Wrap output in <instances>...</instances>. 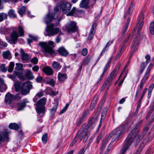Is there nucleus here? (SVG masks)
Segmentation results:
<instances>
[{"label":"nucleus","mask_w":154,"mask_h":154,"mask_svg":"<svg viewBox=\"0 0 154 154\" xmlns=\"http://www.w3.org/2000/svg\"><path fill=\"white\" fill-rule=\"evenodd\" d=\"M140 126L137 124L132 130L126 138L125 144L121 150L120 154H125L126 150L131 143H132L136 146L143 138V136L139 134V130L138 128Z\"/></svg>","instance_id":"f257e3e1"},{"label":"nucleus","mask_w":154,"mask_h":154,"mask_svg":"<svg viewBox=\"0 0 154 154\" xmlns=\"http://www.w3.org/2000/svg\"><path fill=\"white\" fill-rule=\"evenodd\" d=\"M15 91L17 92L21 90V94L26 95L29 93L30 89L32 87L30 82H26L22 84L20 82H17L14 84Z\"/></svg>","instance_id":"f03ea898"},{"label":"nucleus","mask_w":154,"mask_h":154,"mask_svg":"<svg viewBox=\"0 0 154 154\" xmlns=\"http://www.w3.org/2000/svg\"><path fill=\"white\" fill-rule=\"evenodd\" d=\"M125 129L124 125L120 126L110 133L108 138H109L113 137L112 141L113 142L116 140H118L121 139L123 136Z\"/></svg>","instance_id":"7ed1b4c3"},{"label":"nucleus","mask_w":154,"mask_h":154,"mask_svg":"<svg viewBox=\"0 0 154 154\" xmlns=\"http://www.w3.org/2000/svg\"><path fill=\"white\" fill-rule=\"evenodd\" d=\"M54 42L52 41H49L48 43L46 42H40L38 45L43 49L45 56L48 57L49 55H51L54 54L55 51L50 46H52Z\"/></svg>","instance_id":"20e7f679"},{"label":"nucleus","mask_w":154,"mask_h":154,"mask_svg":"<svg viewBox=\"0 0 154 154\" xmlns=\"http://www.w3.org/2000/svg\"><path fill=\"white\" fill-rule=\"evenodd\" d=\"M46 99L44 97L39 100L35 104L36 106L35 109L39 116L42 117L45 113V105L46 103Z\"/></svg>","instance_id":"39448f33"},{"label":"nucleus","mask_w":154,"mask_h":154,"mask_svg":"<svg viewBox=\"0 0 154 154\" xmlns=\"http://www.w3.org/2000/svg\"><path fill=\"white\" fill-rule=\"evenodd\" d=\"M60 13V11L58 7H56L54 8V12L52 14L48 13L45 17L44 20L45 23L48 25L52 21L53 19H57Z\"/></svg>","instance_id":"423d86ee"},{"label":"nucleus","mask_w":154,"mask_h":154,"mask_svg":"<svg viewBox=\"0 0 154 154\" xmlns=\"http://www.w3.org/2000/svg\"><path fill=\"white\" fill-rule=\"evenodd\" d=\"M18 32V33L16 31H13L10 35L11 40H9V41H11L13 44H15L19 36L22 37L24 35V30L22 26H19Z\"/></svg>","instance_id":"0eeeda50"},{"label":"nucleus","mask_w":154,"mask_h":154,"mask_svg":"<svg viewBox=\"0 0 154 154\" xmlns=\"http://www.w3.org/2000/svg\"><path fill=\"white\" fill-rule=\"evenodd\" d=\"M54 24H52L47 25L45 28L46 33H45V36H53L57 34L60 31L58 28H54Z\"/></svg>","instance_id":"6e6552de"},{"label":"nucleus","mask_w":154,"mask_h":154,"mask_svg":"<svg viewBox=\"0 0 154 154\" xmlns=\"http://www.w3.org/2000/svg\"><path fill=\"white\" fill-rule=\"evenodd\" d=\"M60 8L62 9L63 13L68 14L70 12L72 5L71 4L66 2L61 1L59 3Z\"/></svg>","instance_id":"1a4fd4ad"},{"label":"nucleus","mask_w":154,"mask_h":154,"mask_svg":"<svg viewBox=\"0 0 154 154\" xmlns=\"http://www.w3.org/2000/svg\"><path fill=\"white\" fill-rule=\"evenodd\" d=\"M144 16L142 13H141L139 15L138 18L137 23L136 24V27L134 28V29L137 30L138 34L140 32V30L142 29L143 25V20Z\"/></svg>","instance_id":"9d476101"},{"label":"nucleus","mask_w":154,"mask_h":154,"mask_svg":"<svg viewBox=\"0 0 154 154\" xmlns=\"http://www.w3.org/2000/svg\"><path fill=\"white\" fill-rule=\"evenodd\" d=\"M67 32L69 33H74L77 30L78 27L75 22H71L68 23L66 26Z\"/></svg>","instance_id":"9b49d317"},{"label":"nucleus","mask_w":154,"mask_h":154,"mask_svg":"<svg viewBox=\"0 0 154 154\" xmlns=\"http://www.w3.org/2000/svg\"><path fill=\"white\" fill-rule=\"evenodd\" d=\"M140 43V42L138 40L137 37H136L134 38L133 41L131 46V48H134V49L131 52V55L130 57V58H131L132 57V55L134 54L137 50V49Z\"/></svg>","instance_id":"f8f14e48"},{"label":"nucleus","mask_w":154,"mask_h":154,"mask_svg":"<svg viewBox=\"0 0 154 154\" xmlns=\"http://www.w3.org/2000/svg\"><path fill=\"white\" fill-rule=\"evenodd\" d=\"M84 12L83 10L79 9L75 7H74L70 11V12H69L68 14H67V16H76L78 15L83 14L84 13Z\"/></svg>","instance_id":"ddd939ff"},{"label":"nucleus","mask_w":154,"mask_h":154,"mask_svg":"<svg viewBox=\"0 0 154 154\" xmlns=\"http://www.w3.org/2000/svg\"><path fill=\"white\" fill-rule=\"evenodd\" d=\"M153 66V65L152 63H150L149 64L145 73L143 77L141 80L140 82L144 84L145 83L148 78V77L150 74L151 69Z\"/></svg>","instance_id":"4468645a"},{"label":"nucleus","mask_w":154,"mask_h":154,"mask_svg":"<svg viewBox=\"0 0 154 154\" xmlns=\"http://www.w3.org/2000/svg\"><path fill=\"white\" fill-rule=\"evenodd\" d=\"M97 27V24L96 23H93L91 30L89 33L88 37V39L91 40L93 38L94 35L95 34L96 29Z\"/></svg>","instance_id":"2eb2a0df"},{"label":"nucleus","mask_w":154,"mask_h":154,"mask_svg":"<svg viewBox=\"0 0 154 154\" xmlns=\"http://www.w3.org/2000/svg\"><path fill=\"white\" fill-rule=\"evenodd\" d=\"M144 84L140 82L137 86L136 93L134 96L135 100H136L138 98L139 96L143 90Z\"/></svg>","instance_id":"dca6fc26"},{"label":"nucleus","mask_w":154,"mask_h":154,"mask_svg":"<svg viewBox=\"0 0 154 154\" xmlns=\"http://www.w3.org/2000/svg\"><path fill=\"white\" fill-rule=\"evenodd\" d=\"M152 113L151 117L149 119L150 122L151 123L154 121V105L148 113L146 117V119H148L150 116L151 114Z\"/></svg>","instance_id":"f3484780"},{"label":"nucleus","mask_w":154,"mask_h":154,"mask_svg":"<svg viewBox=\"0 0 154 154\" xmlns=\"http://www.w3.org/2000/svg\"><path fill=\"white\" fill-rule=\"evenodd\" d=\"M20 51L22 60L25 62L28 60L29 59L28 54L25 53L22 49H20Z\"/></svg>","instance_id":"a211bd4d"},{"label":"nucleus","mask_w":154,"mask_h":154,"mask_svg":"<svg viewBox=\"0 0 154 154\" xmlns=\"http://www.w3.org/2000/svg\"><path fill=\"white\" fill-rule=\"evenodd\" d=\"M120 66V63L118 64L117 66L115 67L114 69L110 73L109 76L111 77L113 79H114L116 76Z\"/></svg>","instance_id":"6ab92c4d"},{"label":"nucleus","mask_w":154,"mask_h":154,"mask_svg":"<svg viewBox=\"0 0 154 154\" xmlns=\"http://www.w3.org/2000/svg\"><path fill=\"white\" fill-rule=\"evenodd\" d=\"M109 63H108L105 66L103 72L102 73L100 76V78L98 79L97 83V85H98L100 83V82L102 80L103 77L105 73H106V71L107 70V68L109 67Z\"/></svg>","instance_id":"aec40b11"},{"label":"nucleus","mask_w":154,"mask_h":154,"mask_svg":"<svg viewBox=\"0 0 154 154\" xmlns=\"http://www.w3.org/2000/svg\"><path fill=\"white\" fill-rule=\"evenodd\" d=\"M127 67L128 66L127 65L125 66L124 67L123 70L122 71L121 75L119 76V77H120L122 75H123V74H124V77L123 79L122 80H121L120 81L119 83V86L121 85L122 84V83L123 82L124 79L126 78L127 76L128 72V70L127 69Z\"/></svg>","instance_id":"412c9836"},{"label":"nucleus","mask_w":154,"mask_h":154,"mask_svg":"<svg viewBox=\"0 0 154 154\" xmlns=\"http://www.w3.org/2000/svg\"><path fill=\"white\" fill-rule=\"evenodd\" d=\"M5 101L6 103L10 104L14 100L13 95L10 93H8L5 95Z\"/></svg>","instance_id":"4be33fe9"},{"label":"nucleus","mask_w":154,"mask_h":154,"mask_svg":"<svg viewBox=\"0 0 154 154\" xmlns=\"http://www.w3.org/2000/svg\"><path fill=\"white\" fill-rule=\"evenodd\" d=\"M60 55L64 57H66L69 54L68 52L63 47L60 48L58 50Z\"/></svg>","instance_id":"5701e85b"},{"label":"nucleus","mask_w":154,"mask_h":154,"mask_svg":"<svg viewBox=\"0 0 154 154\" xmlns=\"http://www.w3.org/2000/svg\"><path fill=\"white\" fill-rule=\"evenodd\" d=\"M43 70V72L47 75H51L53 73V69L49 66L44 67Z\"/></svg>","instance_id":"b1692460"},{"label":"nucleus","mask_w":154,"mask_h":154,"mask_svg":"<svg viewBox=\"0 0 154 154\" xmlns=\"http://www.w3.org/2000/svg\"><path fill=\"white\" fill-rule=\"evenodd\" d=\"M96 0H87V11L91 12V9L95 3Z\"/></svg>","instance_id":"393cba45"},{"label":"nucleus","mask_w":154,"mask_h":154,"mask_svg":"<svg viewBox=\"0 0 154 154\" xmlns=\"http://www.w3.org/2000/svg\"><path fill=\"white\" fill-rule=\"evenodd\" d=\"M9 133L8 131H6L4 133V135L0 134V144L3 141L8 139V135Z\"/></svg>","instance_id":"a878e982"},{"label":"nucleus","mask_w":154,"mask_h":154,"mask_svg":"<svg viewBox=\"0 0 154 154\" xmlns=\"http://www.w3.org/2000/svg\"><path fill=\"white\" fill-rule=\"evenodd\" d=\"M57 77L58 80L61 82L64 81L67 78L66 74L62 73L60 72L58 73Z\"/></svg>","instance_id":"bb28decb"},{"label":"nucleus","mask_w":154,"mask_h":154,"mask_svg":"<svg viewBox=\"0 0 154 154\" xmlns=\"http://www.w3.org/2000/svg\"><path fill=\"white\" fill-rule=\"evenodd\" d=\"M52 67L54 70L57 71L61 69V66L59 63L54 61L52 64Z\"/></svg>","instance_id":"cd10ccee"},{"label":"nucleus","mask_w":154,"mask_h":154,"mask_svg":"<svg viewBox=\"0 0 154 154\" xmlns=\"http://www.w3.org/2000/svg\"><path fill=\"white\" fill-rule=\"evenodd\" d=\"M84 127V131L82 133L81 136L80 137V141L82 140L83 138H85L87 136V125H84L82 128H81L80 130L82 131L83 128Z\"/></svg>","instance_id":"c85d7f7f"},{"label":"nucleus","mask_w":154,"mask_h":154,"mask_svg":"<svg viewBox=\"0 0 154 154\" xmlns=\"http://www.w3.org/2000/svg\"><path fill=\"white\" fill-rule=\"evenodd\" d=\"M87 115V112L85 111L82 114V117L77 122V125H79L80 124L83 122L84 120L85 117Z\"/></svg>","instance_id":"c756f323"},{"label":"nucleus","mask_w":154,"mask_h":154,"mask_svg":"<svg viewBox=\"0 0 154 154\" xmlns=\"http://www.w3.org/2000/svg\"><path fill=\"white\" fill-rule=\"evenodd\" d=\"M6 85L4 83L3 80L0 78V91L3 92L6 89Z\"/></svg>","instance_id":"7c9ffc66"},{"label":"nucleus","mask_w":154,"mask_h":154,"mask_svg":"<svg viewBox=\"0 0 154 154\" xmlns=\"http://www.w3.org/2000/svg\"><path fill=\"white\" fill-rule=\"evenodd\" d=\"M147 64L146 63H145L144 62H142L140 66L139 72L140 74H141L143 72L144 70L145 69Z\"/></svg>","instance_id":"2f4dec72"},{"label":"nucleus","mask_w":154,"mask_h":154,"mask_svg":"<svg viewBox=\"0 0 154 154\" xmlns=\"http://www.w3.org/2000/svg\"><path fill=\"white\" fill-rule=\"evenodd\" d=\"M26 104L25 103H18L17 104V106L18 107L17 110L18 111L22 110L26 106Z\"/></svg>","instance_id":"473e14b6"},{"label":"nucleus","mask_w":154,"mask_h":154,"mask_svg":"<svg viewBox=\"0 0 154 154\" xmlns=\"http://www.w3.org/2000/svg\"><path fill=\"white\" fill-rule=\"evenodd\" d=\"M2 54L3 57L5 59L10 60L11 58V54L9 51L3 52Z\"/></svg>","instance_id":"72a5a7b5"},{"label":"nucleus","mask_w":154,"mask_h":154,"mask_svg":"<svg viewBox=\"0 0 154 154\" xmlns=\"http://www.w3.org/2000/svg\"><path fill=\"white\" fill-rule=\"evenodd\" d=\"M25 76L29 79H32L34 78L32 73L31 71L29 70H28L27 71L25 74Z\"/></svg>","instance_id":"f704fd0d"},{"label":"nucleus","mask_w":154,"mask_h":154,"mask_svg":"<svg viewBox=\"0 0 154 154\" xmlns=\"http://www.w3.org/2000/svg\"><path fill=\"white\" fill-rule=\"evenodd\" d=\"M44 92L42 91H41L37 93L35 97L33 99V101L34 102H36L38 98L42 97L43 95Z\"/></svg>","instance_id":"c9c22d12"},{"label":"nucleus","mask_w":154,"mask_h":154,"mask_svg":"<svg viewBox=\"0 0 154 154\" xmlns=\"http://www.w3.org/2000/svg\"><path fill=\"white\" fill-rule=\"evenodd\" d=\"M9 127L11 129L15 130H18L19 127L18 125L16 123H11L9 125Z\"/></svg>","instance_id":"e433bc0d"},{"label":"nucleus","mask_w":154,"mask_h":154,"mask_svg":"<svg viewBox=\"0 0 154 154\" xmlns=\"http://www.w3.org/2000/svg\"><path fill=\"white\" fill-rule=\"evenodd\" d=\"M144 145L145 144L144 143L142 142L140 144L139 147L137 150L136 152L134 153L133 154H140Z\"/></svg>","instance_id":"4c0bfd02"},{"label":"nucleus","mask_w":154,"mask_h":154,"mask_svg":"<svg viewBox=\"0 0 154 154\" xmlns=\"http://www.w3.org/2000/svg\"><path fill=\"white\" fill-rule=\"evenodd\" d=\"M8 14L10 18L17 17V16L15 13V12L13 9H11L9 11Z\"/></svg>","instance_id":"58836bf2"},{"label":"nucleus","mask_w":154,"mask_h":154,"mask_svg":"<svg viewBox=\"0 0 154 154\" xmlns=\"http://www.w3.org/2000/svg\"><path fill=\"white\" fill-rule=\"evenodd\" d=\"M79 6L81 8H87V0H82Z\"/></svg>","instance_id":"ea45409f"},{"label":"nucleus","mask_w":154,"mask_h":154,"mask_svg":"<svg viewBox=\"0 0 154 154\" xmlns=\"http://www.w3.org/2000/svg\"><path fill=\"white\" fill-rule=\"evenodd\" d=\"M93 119V117H92L89 119H88V125H89L88 128H87V129L89 128H90L91 129H92L94 127V124L91 123L92 122V121Z\"/></svg>","instance_id":"a19ab883"},{"label":"nucleus","mask_w":154,"mask_h":154,"mask_svg":"<svg viewBox=\"0 0 154 154\" xmlns=\"http://www.w3.org/2000/svg\"><path fill=\"white\" fill-rule=\"evenodd\" d=\"M26 11V7L25 6H22L19 9L18 12L20 15H22L24 14Z\"/></svg>","instance_id":"79ce46f5"},{"label":"nucleus","mask_w":154,"mask_h":154,"mask_svg":"<svg viewBox=\"0 0 154 154\" xmlns=\"http://www.w3.org/2000/svg\"><path fill=\"white\" fill-rule=\"evenodd\" d=\"M7 15L5 13H0V22L4 20L7 19Z\"/></svg>","instance_id":"37998d69"},{"label":"nucleus","mask_w":154,"mask_h":154,"mask_svg":"<svg viewBox=\"0 0 154 154\" xmlns=\"http://www.w3.org/2000/svg\"><path fill=\"white\" fill-rule=\"evenodd\" d=\"M16 75L17 76L18 78L20 80L24 81L26 79L25 77L23 75L22 73H17Z\"/></svg>","instance_id":"c03bdc74"},{"label":"nucleus","mask_w":154,"mask_h":154,"mask_svg":"<svg viewBox=\"0 0 154 154\" xmlns=\"http://www.w3.org/2000/svg\"><path fill=\"white\" fill-rule=\"evenodd\" d=\"M10 32V29H0V32L2 34H7L9 33Z\"/></svg>","instance_id":"a18cd8bd"},{"label":"nucleus","mask_w":154,"mask_h":154,"mask_svg":"<svg viewBox=\"0 0 154 154\" xmlns=\"http://www.w3.org/2000/svg\"><path fill=\"white\" fill-rule=\"evenodd\" d=\"M14 66V63L13 62H11L9 65V67L8 71L10 72H11L13 71Z\"/></svg>","instance_id":"49530a36"},{"label":"nucleus","mask_w":154,"mask_h":154,"mask_svg":"<svg viewBox=\"0 0 154 154\" xmlns=\"http://www.w3.org/2000/svg\"><path fill=\"white\" fill-rule=\"evenodd\" d=\"M48 138V134L47 133H45L43 135L42 137V140L44 143H46Z\"/></svg>","instance_id":"de8ad7c7"},{"label":"nucleus","mask_w":154,"mask_h":154,"mask_svg":"<svg viewBox=\"0 0 154 154\" xmlns=\"http://www.w3.org/2000/svg\"><path fill=\"white\" fill-rule=\"evenodd\" d=\"M13 96L14 100H19L21 99L20 94L19 93L14 95H13Z\"/></svg>","instance_id":"09e8293b"},{"label":"nucleus","mask_w":154,"mask_h":154,"mask_svg":"<svg viewBox=\"0 0 154 154\" xmlns=\"http://www.w3.org/2000/svg\"><path fill=\"white\" fill-rule=\"evenodd\" d=\"M16 66L15 69L16 70H20L23 68V66L21 64L17 63L16 64Z\"/></svg>","instance_id":"8fccbe9b"},{"label":"nucleus","mask_w":154,"mask_h":154,"mask_svg":"<svg viewBox=\"0 0 154 154\" xmlns=\"http://www.w3.org/2000/svg\"><path fill=\"white\" fill-rule=\"evenodd\" d=\"M47 83L53 87L55 85V82L53 79H51L48 81Z\"/></svg>","instance_id":"3c124183"},{"label":"nucleus","mask_w":154,"mask_h":154,"mask_svg":"<svg viewBox=\"0 0 154 154\" xmlns=\"http://www.w3.org/2000/svg\"><path fill=\"white\" fill-rule=\"evenodd\" d=\"M58 106V104L54 106L51 109L50 111L52 114L54 113L56 111Z\"/></svg>","instance_id":"603ef678"},{"label":"nucleus","mask_w":154,"mask_h":154,"mask_svg":"<svg viewBox=\"0 0 154 154\" xmlns=\"http://www.w3.org/2000/svg\"><path fill=\"white\" fill-rule=\"evenodd\" d=\"M0 68L3 72H5L7 71V68L4 64H1L0 66Z\"/></svg>","instance_id":"864d4df0"},{"label":"nucleus","mask_w":154,"mask_h":154,"mask_svg":"<svg viewBox=\"0 0 154 154\" xmlns=\"http://www.w3.org/2000/svg\"><path fill=\"white\" fill-rule=\"evenodd\" d=\"M38 60L36 57L33 58L31 60V62L35 64H36L38 62Z\"/></svg>","instance_id":"5fc2aeb1"},{"label":"nucleus","mask_w":154,"mask_h":154,"mask_svg":"<svg viewBox=\"0 0 154 154\" xmlns=\"http://www.w3.org/2000/svg\"><path fill=\"white\" fill-rule=\"evenodd\" d=\"M147 90V88H145L143 90L142 92V94H141V96L140 98V99H143V97L145 94Z\"/></svg>","instance_id":"6e6d98bb"},{"label":"nucleus","mask_w":154,"mask_h":154,"mask_svg":"<svg viewBox=\"0 0 154 154\" xmlns=\"http://www.w3.org/2000/svg\"><path fill=\"white\" fill-rule=\"evenodd\" d=\"M68 106L69 104H66L64 107L61 111L60 112V113L61 114L65 112L67 110L68 107Z\"/></svg>","instance_id":"4d7b16f0"},{"label":"nucleus","mask_w":154,"mask_h":154,"mask_svg":"<svg viewBox=\"0 0 154 154\" xmlns=\"http://www.w3.org/2000/svg\"><path fill=\"white\" fill-rule=\"evenodd\" d=\"M29 37L33 40L35 41H37L38 39V37L36 36H33L31 35H29Z\"/></svg>","instance_id":"13d9d810"},{"label":"nucleus","mask_w":154,"mask_h":154,"mask_svg":"<svg viewBox=\"0 0 154 154\" xmlns=\"http://www.w3.org/2000/svg\"><path fill=\"white\" fill-rule=\"evenodd\" d=\"M145 58L146 59V61L145 62V63H146L147 64L150 61V56L149 54H147L145 57Z\"/></svg>","instance_id":"bf43d9fd"},{"label":"nucleus","mask_w":154,"mask_h":154,"mask_svg":"<svg viewBox=\"0 0 154 154\" xmlns=\"http://www.w3.org/2000/svg\"><path fill=\"white\" fill-rule=\"evenodd\" d=\"M150 128L149 124H147L145 125L143 128V131L145 132H147Z\"/></svg>","instance_id":"052dcab7"},{"label":"nucleus","mask_w":154,"mask_h":154,"mask_svg":"<svg viewBox=\"0 0 154 154\" xmlns=\"http://www.w3.org/2000/svg\"><path fill=\"white\" fill-rule=\"evenodd\" d=\"M81 54L83 56H85L87 54V49L84 48L81 51Z\"/></svg>","instance_id":"680f3d73"},{"label":"nucleus","mask_w":154,"mask_h":154,"mask_svg":"<svg viewBox=\"0 0 154 154\" xmlns=\"http://www.w3.org/2000/svg\"><path fill=\"white\" fill-rule=\"evenodd\" d=\"M125 45H125V44L123 43V45L121 47V49H120L119 51L118 54V56H119L120 54L122 52L124 48Z\"/></svg>","instance_id":"e2e57ef3"},{"label":"nucleus","mask_w":154,"mask_h":154,"mask_svg":"<svg viewBox=\"0 0 154 154\" xmlns=\"http://www.w3.org/2000/svg\"><path fill=\"white\" fill-rule=\"evenodd\" d=\"M80 134V133L79 132V131L76 134L75 136L74 137L73 140H75L76 141V142L78 140Z\"/></svg>","instance_id":"0e129e2a"},{"label":"nucleus","mask_w":154,"mask_h":154,"mask_svg":"<svg viewBox=\"0 0 154 154\" xmlns=\"http://www.w3.org/2000/svg\"><path fill=\"white\" fill-rule=\"evenodd\" d=\"M61 39L60 36L59 35L57 36L55 38L56 42L57 43H59L60 42Z\"/></svg>","instance_id":"69168bd1"},{"label":"nucleus","mask_w":154,"mask_h":154,"mask_svg":"<svg viewBox=\"0 0 154 154\" xmlns=\"http://www.w3.org/2000/svg\"><path fill=\"white\" fill-rule=\"evenodd\" d=\"M113 79L111 78V77H110L109 76L107 78L106 82H107L108 83L109 82L110 83L112 80Z\"/></svg>","instance_id":"338daca9"},{"label":"nucleus","mask_w":154,"mask_h":154,"mask_svg":"<svg viewBox=\"0 0 154 154\" xmlns=\"http://www.w3.org/2000/svg\"><path fill=\"white\" fill-rule=\"evenodd\" d=\"M86 148H82L80 151L78 152V154H84Z\"/></svg>","instance_id":"774afa93"}]
</instances>
